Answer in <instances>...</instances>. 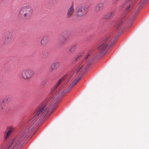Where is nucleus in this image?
<instances>
[{
  "instance_id": "f257e3e1",
  "label": "nucleus",
  "mask_w": 149,
  "mask_h": 149,
  "mask_svg": "<svg viewBox=\"0 0 149 149\" xmlns=\"http://www.w3.org/2000/svg\"><path fill=\"white\" fill-rule=\"evenodd\" d=\"M49 104L48 103H44L37 108L33 113V116L31 121H32L37 116L40 117V119H43L48 114L53 112L56 108V99L54 98L51 102L49 108H48Z\"/></svg>"
},
{
  "instance_id": "f03ea898",
  "label": "nucleus",
  "mask_w": 149,
  "mask_h": 149,
  "mask_svg": "<svg viewBox=\"0 0 149 149\" xmlns=\"http://www.w3.org/2000/svg\"><path fill=\"white\" fill-rule=\"evenodd\" d=\"M33 12V9L29 6L22 8L19 11V15L24 21L29 20Z\"/></svg>"
},
{
  "instance_id": "7ed1b4c3",
  "label": "nucleus",
  "mask_w": 149,
  "mask_h": 149,
  "mask_svg": "<svg viewBox=\"0 0 149 149\" xmlns=\"http://www.w3.org/2000/svg\"><path fill=\"white\" fill-rule=\"evenodd\" d=\"M109 43V40H107L103 41L98 47V50L99 53L102 54H104L106 52L107 49L109 47V45L111 47L113 43L110 45Z\"/></svg>"
},
{
  "instance_id": "20e7f679",
  "label": "nucleus",
  "mask_w": 149,
  "mask_h": 149,
  "mask_svg": "<svg viewBox=\"0 0 149 149\" xmlns=\"http://www.w3.org/2000/svg\"><path fill=\"white\" fill-rule=\"evenodd\" d=\"M88 13L87 9L84 6L78 7L76 13V16L78 18H81Z\"/></svg>"
},
{
  "instance_id": "39448f33",
  "label": "nucleus",
  "mask_w": 149,
  "mask_h": 149,
  "mask_svg": "<svg viewBox=\"0 0 149 149\" xmlns=\"http://www.w3.org/2000/svg\"><path fill=\"white\" fill-rule=\"evenodd\" d=\"M34 74V71L29 68L24 69L22 73V77L25 79H29L32 78Z\"/></svg>"
},
{
  "instance_id": "423d86ee",
  "label": "nucleus",
  "mask_w": 149,
  "mask_h": 149,
  "mask_svg": "<svg viewBox=\"0 0 149 149\" xmlns=\"http://www.w3.org/2000/svg\"><path fill=\"white\" fill-rule=\"evenodd\" d=\"M34 128L33 125H31L29 127H26L22 132L21 134V136L19 140H21L23 138H26L28 136V134L32 131Z\"/></svg>"
},
{
  "instance_id": "0eeeda50",
  "label": "nucleus",
  "mask_w": 149,
  "mask_h": 149,
  "mask_svg": "<svg viewBox=\"0 0 149 149\" xmlns=\"http://www.w3.org/2000/svg\"><path fill=\"white\" fill-rule=\"evenodd\" d=\"M131 1V0H127L120 6L122 8H125V12L127 13L131 9V5L132 4Z\"/></svg>"
},
{
  "instance_id": "6e6552de",
  "label": "nucleus",
  "mask_w": 149,
  "mask_h": 149,
  "mask_svg": "<svg viewBox=\"0 0 149 149\" xmlns=\"http://www.w3.org/2000/svg\"><path fill=\"white\" fill-rule=\"evenodd\" d=\"M74 11V5L72 4L68 10L66 15V19L67 20L70 19L72 16Z\"/></svg>"
},
{
  "instance_id": "1a4fd4ad",
  "label": "nucleus",
  "mask_w": 149,
  "mask_h": 149,
  "mask_svg": "<svg viewBox=\"0 0 149 149\" xmlns=\"http://www.w3.org/2000/svg\"><path fill=\"white\" fill-rule=\"evenodd\" d=\"M104 4L100 3L97 4L95 7L94 10L95 12H99L101 11L104 7Z\"/></svg>"
},
{
  "instance_id": "9d476101",
  "label": "nucleus",
  "mask_w": 149,
  "mask_h": 149,
  "mask_svg": "<svg viewBox=\"0 0 149 149\" xmlns=\"http://www.w3.org/2000/svg\"><path fill=\"white\" fill-rule=\"evenodd\" d=\"M12 40V35L11 33L6 35L5 37L4 42L6 44L10 43Z\"/></svg>"
},
{
  "instance_id": "9b49d317",
  "label": "nucleus",
  "mask_w": 149,
  "mask_h": 149,
  "mask_svg": "<svg viewBox=\"0 0 149 149\" xmlns=\"http://www.w3.org/2000/svg\"><path fill=\"white\" fill-rule=\"evenodd\" d=\"M4 101H0V113L2 112H4L6 111L7 106L5 104Z\"/></svg>"
},
{
  "instance_id": "f8f14e48",
  "label": "nucleus",
  "mask_w": 149,
  "mask_h": 149,
  "mask_svg": "<svg viewBox=\"0 0 149 149\" xmlns=\"http://www.w3.org/2000/svg\"><path fill=\"white\" fill-rule=\"evenodd\" d=\"M14 128L12 127H9L7 128V131L6 132V135L5 136V139H7L8 137L10 135V134L14 131Z\"/></svg>"
},
{
  "instance_id": "ddd939ff",
  "label": "nucleus",
  "mask_w": 149,
  "mask_h": 149,
  "mask_svg": "<svg viewBox=\"0 0 149 149\" xmlns=\"http://www.w3.org/2000/svg\"><path fill=\"white\" fill-rule=\"evenodd\" d=\"M88 67V65L87 64L80 65L79 67L77 69L76 72H77L80 70H81L82 71H83L87 69Z\"/></svg>"
},
{
  "instance_id": "4468645a",
  "label": "nucleus",
  "mask_w": 149,
  "mask_h": 149,
  "mask_svg": "<svg viewBox=\"0 0 149 149\" xmlns=\"http://www.w3.org/2000/svg\"><path fill=\"white\" fill-rule=\"evenodd\" d=\"M49 38L47 36H44L41 40L40 43L43 46L46 45L48 43Z\"/></svg>"
},
{
  "instance_id": "2eb2a0df",
  "label": "nucleus",
  "mask_w": 149,
  "mask_h": 149,
  "mask_svg": "<svg viewBox=\"0 0 149 149\" xmlns=\"http://www.w3.org/2000/svg\"><path fill=\"white\" fill-rule=\"evenodd\" d=\"M56 69V63L54 62L51 64L50 66L49 70L50 72H54Z\"/></svg>"
},
{
  "instance_id": "dca6fc26",
  "label": "nucleus",
  "mask_w": 149,
  "mask_h": 149,
  "mask_svg": "<svg viewBox=\"0 0 149 149\" xmlns=\"http://www.w3.org/2000/svg\"><path fill=\"white\" fill-rule=\"evenodd\" d=\"M123 21L119 22V21H117L115 23L114 26L116 27V28H119V27L122 26V25H123Z\"/></svg>"
},
{
  "instance_id": "f3484780",
  "label": "nucleus",
  "mask_w": 149,
  "mask_h": 149,
  "mask_svg": "<svg viewBox=\"0 0 149 149\" xmlns=\"http://www.w3.org/2000/svg\"><path fill=\"white\" fill-rule=\"evenodd\" d=\"M77 48V45H74L71 47V48L69 49V51L70 53H74L75 51Z\"/></svg>"
},
{
  "instance_id": "a211bd4d",
  "label": "nucleus",
  "mask_w": 149,
  "mask_h": 149,
  "mask_svg": "<svg viewBox=\"0 0 149 149\" xmlns=\"http://www.w3.org/2000/svg\"><path fill=\"white\" fill-rule=\"evenodd\" d=\"M111 17L109 12L107 13L103 16V18L104 19H109Z\"/></svg>"
},
{
  "instance_id": "6ab92c4d",
  "label": "nucleus",
  "mask_w": 149,
  "mask_h": 149,
  "mask_svg": "<svg viewBox=\"0 0 149 149\" xmlns=\"http://www.w3.org/2000/svg\"><path fill=\"white\" fill-rule=\"evenodd\" d=\"M65 77V76H64L58 81L56 83V87L59 86L61 84V81L64 79Z\"/></svg>"
},
{
  "instance_id": "aec40b11",
  "label": "nucleus",
  "mask_w": 149,
  "mask_h": 149,
  "mask_svg": "<svg viewBox=\"0 0 149 149\" xmlns=\"http://www.w3.org/2000/svg\"><path fill=\"white\" fill-rule=\"evenodd\" d=\"M56 89V86H54L52 87L50 89L49 93L51 94H54L55 93V91Z\"/></svg>"
},
{
  "instance_id": "412c9836",
  "label": "nucleus",
  "mask_w": 149,
  "mask_h": 149,
  "mask_svg": "<svg viewBox=\"0 0 149 149\" xmlns=\"http://www.w3.org/2000/svg\"><path fill=\"white\" fill-rule=\"evenodd\" d=\"M13 142L14 141H10V142H8L7 143L6 146V149H8L12 145Z\"/></svg>"
},
{
  "instance_id": "4be33fe9",
  "label": "nucleus",
  "mask_w": 149,
  "mask_h": 149,
  "mask_svg": "<svg viewBox=\"0 0 149 149\" xmlns=\"http://www.w3.org/2000/svg\"><path fill=\"white\" fill-rule=\"evenodd\" d=\"M62 95H61L59 97H58L57 98H56V107H57V103H59L60 102L61 100V97Z\"/></svg>"
},
{
  "instance_id": "5701e85b",
  "label": "nucleus",
  "mask_w": 149,
  "mask_h": 149,
  "mask_svg": "<svg viewBox=\"0 0 149 149\" xmlns=\"http://www.w3.org/2000/svg\"><path fill=\"white\" fill-rule=\"evenodd\" d=\"M110 13V15L111 17L112 16H113L115 14V11H110L109 12Z\"/></svg>"
},
{
  "instance_id": "b1692460",
  "label": "nucleus",
  "mask_w": 149,
  "mask_h": 149,
  "mask_svg": "<svg viewBox=\"0 0 149 149\" xmlns=\"http://www.w3.org/2000/svg\"><path fill=\"white\" fill-rule=\"evenodd\" d=\"M81 57V55L79 56H78L77 57L75 58L73 60L74 61H77L79 60V59Z\"/></svg>"
},
{
  "instance_id": "393cba45",
  "label": "nucleus",
  "mask_w": 149,
  "mask_h": 149,
  "mask_svg": "<svg viewBox=\"0 0 149 149\" xmlns=\"http://www.w3.org/2000/svg\"><path fill=\"white\" fill-rule=\"evenodd\" d=\"M101 26V27H107V24L106 23H101L100 24Z\"/></svg>"
},
{
  "instance_id": "a878e982",
  "label": "nucleus",
  "mask_w": 149,
  "mask_h": 149,
  "mask_svg": "<svg viewBox=\"0 0 149 149\" xmlns=\"http://www.w3.org/2000/svg\"><path fill=\"white\" fill-rule=\"evenodd\" d=\"M50 3H52L55 2V0H45Z\"/></svg>"
},
{
  "instance_id": "bb28decb",
  "label": "nucleus",
  "mask_w": 149,
  "mask_h": 149,
  "mask_svg": "<svg viewBox=\"0 0 149 149\" xmlns=\"http://www.w3.org/2000/svg\"><path fill=\"white\" fill-rule=\"evenodd\" d=\"M132 23H129L127 24V26H126L127 27L130 28L132 27Z\"/></svg>"
},
{
  "instance_id": "cd10ccee",
  "label": "nucleus",
  "mask_w": 149,
  "mask_h": 149,
  "mask_svg": "<svg viewBox=\"0 0 149 149\" xmlns=\"http://www.w3.org/2000/svg\"><path fill=\"white\" fill-rule=\"evenodd\" d=\"M76 82L75 81H74L73 83L71 84V86L72 87L74 85H75L77 83H76Z\"/></svg>"
},
{
  "instance_id": "c85d7f7f",
  "label": "nucleus",
  "mask_w": 149,
  "mask_h": 149,
  "mask_svg": "<svg viewBox=\"0 0 149 149\" xmlns=\"http://www.w3.org/2000/svg\"><path fill=\"white\" fill-rule=\"evenodd\" d=\"M80 79V78H78L77 79H76L75 81L76 82V83H77Z\"/></svg>"
},
{
  "instance_id": "c756f323",
  "label": "nucleus",
  "mask_w": 149,
  "mask_h": 149,
  "mask_svg": "<svg viewBox=\"0 0 149 149\" xmlns=\"http://www.w3.org/2000/svg\"><path fill=\"white\" fill-rule=\"evenodd\" d=\"M60 63H56V68L57 67H58L59 66H60Z\"/></svg>"
},
{
  "instance_id": "7c9ffc66",
  "label": "nucleus",
  "mask_w": 149,
  "mask_h": 149,
  "mask_svg": "<svg viewBox=\"0 0 149 149\" xmlns=\"http://www.w3.org/2000/svg\"><path fill=\"white\" fill-rule=\"evenodd\" d=\"M142 3H143V2H141V1L140 3H139V6H142Z\"/></svg>"
},
{
  "instance_id": "2f4dec72",
  "label": "nucleus",
  "mask_w": 149,
  "mask_h": 149,
  "mask_svg": "<svg viewBox=\"0 0 149 149\" xmlns=\"http://www.w3.org/2000/svg\"><path fill=\"white\" fill-rule=\"evenodd\" d=\"M67 39V37H64L63 40L64 41H65V40H66Z\"/></svg>"
},
{
  "instance_id": "473e14b6",
  "label": "nucleus",
  "mask_w": 149,
  "mask_h": 149,
  "mask_svg": "<svg viewBox=\"0 0 149 149\" xmlns=\"http://www.w3.org/2000/svg\"><path fill=\"white\" fill-rule=\"evenodd\" d=\"M117 39V38L116 37L114 39V40H113V42H114V41H115V40H116V39Z\"/></svg>"
},
{
  "instance_id": "72a5a7b5",
  "label": "nucleus",
  "mask_w": 149,
  "mask_h": 149,
  "mask_svg": "<svg viewBox=\"0 0 149 149\" xmlns=\"http://www.w3.org/2000/svg\"><path fill=\"white\" fill-rule=\"evenodd\" d=\"M47 82V80H45L44 81V83H46Z\"/></svg>"
},
{
  "instance_id": "f704fd0d",
  "label": "nucleus",
  "mask_w": 149,
  "mask_h": 149,
  "mask_svg": "<svg viewBox=\"0 0 149 149\" xmlns=\"http://www.w3.org/2000/svg\"><path fill=\"white\" fill-rule=\"evenodd\" d=\"M89 56V54H88V55L87 56H86V58H87Z\"/></svg>"
}]
</instances>
